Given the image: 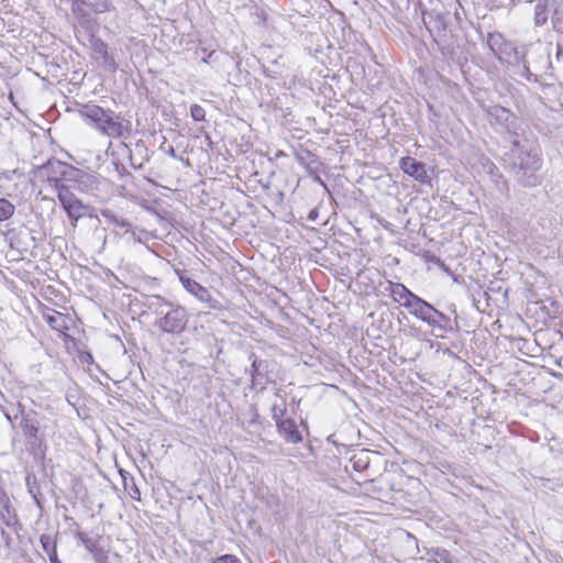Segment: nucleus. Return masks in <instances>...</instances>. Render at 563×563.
Returning <instances> with one entry per match:
<instances>
[{
  "mask_svg": "<svg viewBox=\"0 0 563 563\" xmlns=\"http://www.w3.org/2000/svg\"><path fill=\"white\" fill-rule=\"evenodd\" d=\"M76 538L81 542V544L89 551L91 554H95L100 549L97 545V541L88 537L87 533L82 531H77L75 533Z\"/></svg>",
  "mask_w": 563,
  "mask_h": 563,
  "instance_id": "5701e85b",
  "label": "nucleus"
},
{
  "mask_svg": "<svg viewBox=\"0 0 563 563\" xmlns=\"http://www.w3.org/2000/svg\"><path fill=\"white\" fill-rule=\"evenodd\" d=\"M15 211V207L9 200L1 198L0 199V222L10 219Z\"/></svg>",
  "mask_w": 563,
  "mask_h": 563,
  "instance_id": "393cba45",
  "label": "nucleus"
},
{
  "mask_svg": "<svg viewBox=\"0 0 563 563\" xmlns=\"http://www.w3.org/2000/svg\"><path fill=\"white\" fill-rule=\"evenodd\" d=\"M190 115L195 121H205L206 111L200 104H192L190 107Z\"/></svg>",
  "mask_w": 563,
  "mask_h": 563,
  "instance_id": "c85d7f7f",
  "label": "nucleus"
},
{
  "mask_svg": "<svg viewBox=\"0 0 563 563\" xmlns=\"http://www.w3.org/2000/svg\"><path fill=\"white\" fill-rule=\"evenodd\" d=\"M394 356H395V360H393V362H394L395 364H396L398 361H399L400 363H404V362H405V358L402 357V355H401V354L395 353V354H394Z\"/></svg>",
  "mask_w": 563,
  "mask_h": 563,
  "instance_id": "4c0bfd02",
  "label": "nucleus"
},
{
  "mask_svg": "<svg viewBox=\"0 0 563 563\" xmlns=\"http://www.w3.org/2000/svg\"><path fill=\"white\" fill-rule=\"evenodd\" d=\"M78 112L90 128L103 136L126 139L131 135V121L111 109H104L95 103H86L80 107Z\"/></svg>",
  "mask_w": 563,
  "mask_h": 563,
  "instance_id": "f257e3e1",
  "label": "nucleus"
},
{
  "mask_svg": "<svg viewBox=\"0 0 563 563\" xmlns=\"http://www.w3.org/2000/svg\"><path fill=\"white\" fill-rule=\"evenodd\" d=\"M214 563H241V561L232 554H225L214 560Z\"/></svg>",
  "mask_w": 563,
  "mask_h": 563,
  "instance_id": "473e14b6",
  "label": "nucleus"
},
{
  "mask_svg": "<svg viewBox=\"0 0 563 563\" xmlns=\"http://www.w3.org/2000/svg\"><path fill=\"white\" fill-rule=\"evenodd\" d=\"M54 165H56L58 167H64V165H62L59 162H51L49 161L46 166H43V169H48V168H51Z\"/></svg>",
  "mask_w": 563,
  "mask_h": 563,
  "instance_id": "e433bc0d",
  "label": "nucleus"
},
{
  "mask_svg": "<svg viewBox=\"0 0 563 563\" xmlns=\"http://www.w3.org/2000/svg\"><path fill=\"white\" fill-rule=\"evenodd\" d=\"M75 3H81L90 7L95 12H104L108 9L107 0H74Z\"/></svg>",
  "mask_w": 563,
  "mask_h": 563,
  "instance_id": "a878e982",
  "label": "nucleus"
},
{
  "mask_svg": "<svg viewBox=\"0 0 563 563\" xmlns=\"http://www.w3.org/2000/svg\"><path fill=\"white\" fill-rule=\"evenodd\" d=\"M317 218V211L316 210H312L310 213H309V219L310 220H314Z\"/></svg>",
  "mask_w": 563,
  "mask_h": 563,
  "instance_id": "ea45409f",
  "label": "nucleus"
},
{
  "mask_svg": "<svg viewBox=\"0 0 563 563\" xmlns=\"http://www.w3.org/2000/svg\"><path fill=\"white\" fill-rule=\"evenodd\" d=\"M508 163L516 179L522 186L534 187L540 184L538 170L541 167V156L538 146L533 143L527 140L523 143L515 140L508 153Z\"/></svg>",
  "mask_w": 563,
  "mask_h": 563,
  "instance_id": "f03ea898",
  "label": "nucleus"
},
{
  "mask_svg": "<svg viewBox=\"0 0 563 563\" xmlns=\"http://www.w3.org/2000/svg\"><path fill=\"white\" fill-rule=\"evenodd\" d=\"M372 453L373 452H371L368 450H361L358 453H355L351 457V463L353 465V468L357 472L365 471L369 466V463H371L369 455Z\"/></svg>",
  "mask_w": 563,
  "mask_h": 563,
  "instance_id": "6ab92c4d",
  "label": "nucleus"
},
{
  "mask_svg": "<svg viewBox=\"0 0 563 563\" xmlns=\"http://www.w3.org/2000/svg\"><path fill=\"white\" fill-rule=\"evenodd\" d=\"M20 427L26 438V443L33 451H42L44 445L43 439L40 437V430L36 420L31 415L24 416L20 422Z\"/></svg>",
  "mask_w": 563,
  "mask_h": 563,
  "instance_id": "f8f14e48",
  "label": "nucleus"
},
{
  "mask_svg": "<svg viewBox=\"0 0 563 563\" xmlns=\"http://www.w3.org/2000/svg\"><path fill=\"white\" fill-rule=\"evenodd\" d=\"M440 351H442V352H449V351H450V349H449V347H441V346L439 345V346H437V351H435V352H440Z\"/></svg>",
  "mask_w": 563,
  "mask_h": 563,
  "instance_id": "a19ab883",
  "label": "nucleus"
},
{
  "mask_svg": "<svg viewBox=\"0 0 563 563\" xmlns=\"http://www.w3.org/2000/svg\"><path fill=\"white\" fill-rule=\"evenodd\" d=\"M123 481H124V488L126 490H129L131 498L140 501L141 500V492H140L139 487L136 486L134 479L131 478V484H129L126 481V477L123 476Z\"/></svg>",
  "mask_w": 563,
  "mask_h": 563,
  "instance_id": "bb28decb",
  "label": "nucleus"
},
{
  "mask_svg": "<svg viewBox=\"0 0 563 563\" xmlns=\"http://www.w3.org/2000/svg\"><path fill=\"white\" fill-rule=\"evenodd\" d=\"M158 327L168 333H179L187 324V313L181 307L172 305L158 320Z\"/></svg>",
  "mask_w": 563,
  "mask_h": 563,
  "instance_id": "6e6552de",
  "label": "nucleus"
},
{
  "mask_svg": "<svg viewBox=\"0 0 563 563\" xmlns=\"http://www.w3.org/2000/svg\"><path fill=\"white\" fill-rule=\"evenodd\" d=\"M405 308L408 309L412 316L429 324H437L445 320V316L442 312L417 295L413 299L411 298V301L406 303Z\"/></svg>",
  "mask_w": 563,
  "mask_h": 563,
  "instance_id": "423d86ee",
  "label": "nucleus"
},
{
  "mask_svg": "<svg viewBox=\"0 0 563 563\" xmlns=\"http://www.w3.org/2000/svg\"><path fill=\"white\" fill-rule=\"evenodd\" d=\"M179 280L183 287L200 302L207 303L209 308H216L218 306V301L212 297L211 292L195 279L180 275Z\"/></svg>",
  "mask_w": 563,
  "mask_h": 563,
  "instance_id": "9b49d317",
  "label": "nucleus"
},
{
  "mask_svg": "<svg viewBox=\"0 0 563 563\" xmlns=\"http://www.w3.org/2000/svg\"><path fill=\"white\" fill-rule=\"evenodd\" d=\"M558 52H556V58L558 59H563V37H562V41L558 43Z\"/></svg>",
  "mask_w": 563,
  "mask_h": 563,
  "instance_id": "f704fd0d",
  "label": "nucleus"
},
{
  "mask_svg": "<svg viewBox=\"0 0 563 563\" xmlns=\"http://www.w3.org/2000/svg\"><path fill=\"white\" fill-rule=\"evenodd\" d=\"M92 556L96 563H109L108 554L103 550H99Z\"/></svg>",
  "mask_w": 563,
  "mask_h": 563,
  "instance_id": "72a5a7b5",
  "label": "nucleus"
},
{
  "mask_svg": "<svg viewBox=\"0 0 563 563\" xmlns=\"http://www.w3.org/2000/svg\"><path fill=\"white\" fill-rule=\"evenodd\" d=\"M548 5L551 11L553 29L559 33H563V0H549Z\"/></svg>",
  "mask_w": 563,
  "mask_h": 563,
  "instance_id": "f3484780",
  "label": "nucleus"
},
{
  "mask_svg": "<svg viewBox=\"0 0 563 563\" xmlns=\"http://www.w3.org/2000/svg\"><path fill=\"white\" fill-rule=\"evenodd\" d=\"M93 53L96 54V58L100 59L102 56H104L108 53V45L100 40L95 41L93 42Z\"/></svg>",
  "mask_w": 563,
  "mask_h": 563,
  "instance_id": "c756f323",
  "label": "nucleus"
},
{
  "mask_svg": "<svg viewBox=\"0 0 563 563\" xmlns=\"http://www.w3.org/2000/svg\"><path fill=\"white\" fill-rule=\"evenodd\" d=\"M56 188L63 209L73 221V225L76 227V222L86 216L88 207L68 187L56 184Z\"/></svg>",
  "mask_w": 563,
  "mask_h": 563,
  "instance_id": "39448f33",
  "label": "nucleus"
},
{
  "mask_svg": "<svg viewBox=\"0 0 563 563\" xmlns=\"http://www.w3.org/2000/svg\"><path fill=\"white\" fill-rule=\"evenodd\" d=\"M399 166L405 174L409 175L420 184L429 183V175L427 173L426 165L418 162L416 158L410 156L402 157L399 162Z\"/></svg>",
  "mask_w": 563,
  "mask_h": 563,
  "instance_id": "ddd939ff",
  "label": "nucleus"
},
{
  "mask_svg": "<svg viewBox=\"0 0 563 563\" xmlns=\"http://www.w3.org/2000/svg\"><path fill=\"white\" fill-rule=\"evenodd\" d=\"M100 214L102 218H104V220L109 223V224H112L114 227H119V228H122L125 230L126 233L131 232L132 234V238L134 241H141L140 238H136L135 236V232L134 231H131V223L124 219V218H121L119 217L118 214H115L112 210H109V209H103L100 211Z\"/></svg>",
  "mask_w": 563,
  "mask_h": 563,
  "instance_id": "dca6fc26",
  "label": "nucleus"
},
{
  "mask_svg": "<svg viewBox=\"0 0 563 563\" xmlns=\"http://www.w3.org/2000/svg\"><path fill=\"white\" fill-rule=\"evenodd\" d=\"M549 0H545L544 3H538L534 8V24L537 26H542L548 21V13L551 12L549 10Z\"/></svg>",
  "mask_w": 563,
  "mask_h": 563,
  "instance_id": "4be33fe9",
  "label": "nucleus"
},
{
  "mask_svg": "<svg viewBox=\"0 0 563 563\" xmlns=\"http://www.w3.org/2000/svg\"><path fill=\"white\" fill-rule=\"evenodd\" d=\"M390 286V296L401 306L406 307L408 301H411V298L416 296L411 292L405 285L399 283H389Z\"/></svg>",
  "mask_w": 563,
  "mask_h": 563,
  "instance_id": "a211bd4d",
  "label": "nucleus"
},
{
  "mask_svg": "<svg viewBox=\"0 0 563 563\" xmlns=\"http://www.w3.org/2000/svg\"><path fill=\"white\" fill-rule=\"evenodd\" d=\"M558 313L559 305L555 301H550V306H547L543 300H533L527 303V316L541 325L553 320Z\"/></svg>",
  "mask_w": 563,
  "mask_h": 563,
  "instance_id": "1a4fd4ad",
  "label": "nucleus"
},
{
  "mask_svg": "<svg viewBox=\"0 0 563 563\" xmlns=\"http://www.w3.org/2000/svg\"><path fill=\"white\" fill-rule=\"evenodd\" d=\"M100 59H101V65H102L103 68H106L109 71H115L117 70L115 60H114L113 56H111L109 53H107Z\"/></svg>",
  "mask_w": 563,
  "mask_h": 563,
  "instance_id": "7c9ffc66",
  "label": "nucleus"
},
{
  "mask_svg": "<svg viewBox=\"0 0 563 563\" xmlns=\"http://www.w3.org/2000/svg\"><path fill=\"white\" fill-rule=\"evenodd\" d=\"M1 536L5 539L7 544H9V536L5 533L4 530L1 531Z\"/></svg>",
  "mask_w": 563,
  "mask_h": 563,
  "instance_id": "79ce46f5",
  "label": "nucleus"
},
{
  "mask_svg": "<svg viewBox=\"0 0 563 563\" xmlns=\"http://www.w3.org/2000/svg\"><path fill=\"white\" fill-rule=\"evenodd\" d=\"M26 485L29 487V493L33 496L36 505L41 507V500L38 498V488L36 486V479L34 476H27Z\"/></svg>",
  "mask_w": 563,
  "mask_h": 563,
  "instance_id": "cd10ccee",
  "label": "nucleus"
},
{
  "mask_svg": "<svg viewBox=\"0 0 563 563\" xmlns=\"http://www.w3.org/2000/svg\"><path fill=\"white\" fill-rule=\"evenodd\" d=\"M168 154H169L170 156H173V157H175V156H176V153H175L174 147H170V148H169Z\"/></svg>",
  "mask_w": 563,
  "mask_h": 563,
  "instance_id": "37998d69",
  "label": "nucleus"
},
{
  "mask_svg": "<svg viewBox=\"0 0 563 563\" xmlns=\"http://www.w3.org/2000/svg\"><path fill=\"white\" fill-rule=\"evenodd\" d=\"M490 126L499 133L517 136L521 129L520 119L509 109L499 104L483 107Z\"/></svg>",
  "mask_w": 563,
  "mask_h": 563,
  "instance_id": "20e7f679",
  "label": "nucleus"
},
{
  "mask_svg": "<svg viewBox=\"0 0 563 563\" xmlns=\"http://www.w3.org/2000/svg\"><path fill=\"white\" fill-rule=\"evenodd\" d=\"M79 357L84 363H92V354H79Z\"/></svg>",
  "mask_w": 563,
  "mask_h": 563,
  "instance_id": "c9c22d12",
  "label": "nucleus"
},
{
  "mask_svg": "<svg viewBox=\"0 0 563 563\" xmlns=\"http://www.w3.org/2000/svg\"><path fill=\"white\" fill-rule=\"evenodd\" d=\"M429 554L432 555L434 563H459L457 560L445 549L432 548L429 551Z\"/></svg>",
  "mask_w": 563,
  "mask_h": 563,
  "instance_id": "412c9836",
  "label": "nucleus"
},
{
  "mask_svg": "<svg viewBox=\"0 0 563 563\" xmlns=\"http://www.w3.org/2000/svg\"><path fill=\"white\" fill-rule=\"evenodd\" d=\"M487 44L500 60L517 65L520 75L530 78L531 73L526 60V48L523 46L517 47L514 43L505 40L500 33H489Z\"/></svg>",
  "mask_w": 563,
  "mask_h": 563,
  "instance_id": "7ed1b4c3",
  "label": "nucleus"
},
{
  "mask_svg": "<svg viewBox=\"0 0 563 563\" xmlns=\"http://www.w3.org/2000/svg\"><path fill=\"white\" fill-rule=\"evenodd\" d=\"M278 433L289 443H299L302 437L291 419H285L277 424Z\"/></svg>",
  "mask_w": 563,
  "mask_h": 563,
  "instance_id": "2eb2a0df",
  "label": "nucleus"
},
{
  "mask_svg": "<svg viewBox=\"0 0 563 563\" xmlns=\"http://www.w3.org/2000/svg\"><path fill=\"white\" fill-rule=\"evenodd\" d=\"M173 303L167 302L159 296H154L148 302V308L154 310L157 314H163Z\"/></svg>",
  "mask_w": 563,
  "mask_h": 563,
  "instance_id": "b1692460",
  "label": "nucleus"
},
{
  "mask_svg": "<svg viewBox=\"0 0 563 563\" xmlns=\"http://www.w3.org/2000/svg\"><path fill=\"white\" fill-rule=\"evenodd\" d=\"M252 366L254 367L255 372L260 373V365L257 364V361L254 360Z\"/></svg>",
  "mask_w": 563,
  "mask_h": 563,
  "instance_id": "58836bf2",
  "label": "nucleus"
},
{
  "mask_svg": "<svg viewBox=\"0 0 563 563\" xmlns=\"http://www.w3.org/2000/svg\"><path fill=\"white\" fill-rule=\"evenodd\" d=\"M43 319L53 330L59 333L67 350L77 349L74 338L66 332L73 322L68 316L55 310H46L43 312Z\"/></svg>",
  "mask_w": 563,
  "mask_h": 563,
  "instance_id": "0eeeda50",
  "label": "nucleus"
},
{
  "mask_svg": "<svg viewBox=\"0 0 563 563\" xmlns=\"http://www.w3.org/2000/svg\"><path fill=\"white\" fill-rule=\"evenodd\" d=\"M42 548L44 552L47 554L49 561L52 563H60V561L57 558V551H56V544L55 541L49 537L43 534L40 539Z\"/></svg>",
  "mask_w": 563,
  "mask_h": 563,
  "instance_id": "aec40b11",
  "label": "nucleus"
},
{
  "mask_svg": "<svg viewBox=\"0 0 563 563\" xmlns=\"http://www.w3.org/2000/svg\"><path fill=\"white\" fill-rule=\"evenodd\" d=\"M422 20L433 36L434 41L440 44V42L444 41L446 37V27H448V14L432 11H424L422 13Z\"/></svg>",
  "mask_w": 563,
  "mask_h": 563,
  "instance_id": "9d476101",
  "label": "nucleus"
},
{
  "mask_svg": "<svg viewBox=\"0 0 563 563\" xmlns=\"http://www.w3.org/2000/svg\"><path fill=\"white\" fill-rule=\"evenodd\" d=\"M0 521L13 531H18L21 528L18 515L11 507L8 495L2 489H0Z\"/></svg>",
  "mask_w": 563,
  "mask_h": 563,
  "instance_id": "4468645a",
  "label": "nucleus"
},
{
  "mask_svg": "<svg viewBox=\"0 0 563 563\" xmlns=\"http://www.w3.org/2000/svg\"><path fill=\"white\" fill-rule=\"evenodd\" d=\"M284 413H285V409L284 408L278 407L276 405L273 406V408H272V418L275 420L276 424H278L280 421L285 420V419H283Z\"/></svg>",
  "mask_w": 563,
  "mask_h": 563,
  "instance_id": "2f4dec72",
  "label": "nucleus"
}]
</instances>
